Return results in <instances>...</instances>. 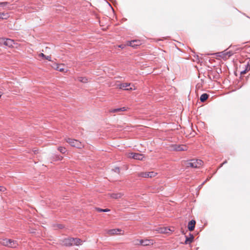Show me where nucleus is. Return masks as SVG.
Listing matches in <instances>:
<instances>
[{
  "label": "nucleus",
  "instance_id": "obj_15",
  "mask_svg": "<svg viewBox=\"0 0 250 250\" xmlns=\"http://www.w3.org/2000/svg\"><path fill=\"white\" fill-rule=\"evenodd\" d=\"M169 230L170 229L167 228H160L158 230V232L161 233H167Z\"/></svg>",
  "mask_w": 250,
  "mask_h": 250
},
{
  "label": "nucleus",
  "instance_id": "obj_34",
  "mask_svg": "<svg viewBox=\"0 0 250 250\" xmlns=\"http://www.w3.org/2000/svg\"><path fill=\"white\" fill-rule=\"evenodd\" d=\"M58 227H59V229H61L63 228V226L62 225L60 224V225H59Z\"/></svg>",
  "mask_w": 250,
  "mask_h": 250
},
{
  "label": "nucleus",
  "instance_id": "obj_3",
  "mask_svg": "<svg viewBox=\"0 0 250 250\" xmlns=\"http://www.w3.org/2000/svg\"><path fill=\"white\" fill-rule=\"evenodd\" d=\"M203 163V162L201 160L192 159L190 162L188 163L187 166L193 168H198L202 165Z\"/></svg>",
  "mask_w": 250,
  "mask_h": 250
},
{
  "label": "nucleus",
  "instance_id": "obj_13",
  "mask_svg": "<svg viewBox=\"0 0 250 250\" xmlns=\"http://www.w3.org/2000/svg\"><path fill=\"white\" fill-rule=\"evenodd\" d=\"M121 231V230L118 229H111L108 230V233L109 234H118L120 233V232Z\"/></svg>",
  "mask_w": 250,
  "mask_h": 250
},
{
  "label": "nucleus",
  "instance_id": "obj_9",
  "mask_svg": "<svg viewBox=\"0 0 250 250\" xmlns=\"http://www.w3.org/2000/svg\"><path fill=\"white\" fill-rule=\"evenodd\" d=\"M73 240H74V238H72V237H68V238H65L62 241L63 245L65 246H72Z\"/></svg>",
  "mask_w": 250,
  "mask_h": 250
},
{
  "label": "nucleus",
  "instance_id": "obj_8",
  "mask_svg": "<svg viewBox=\"0 0 250 250\" xmlns=\"http://www.w3.org/2000/svg\"><path fill=\"white\" fill-rule=\"evenodd\" d=\"M142 42L140 40H133L128 41L127 43V45L132 47L134 48H136L137 46L140 45Z\"/></svg>",
  "mask_w": 250,
  "mask_h": 250
},
{
  "label": "nucleus",
  "instance_id": "obj_19",
  "mask_svg": "<svg viewBox=\"0 0 250 250\" xmlns=\"http://www.w3.org/2000/svg\"><path fill=\"white\" fill-rule=\"evenodd\" d=\"M150 243V240H141L140 241V244L143 246H147Z\"/></svg>",
  "mask_w": 250,
  "mask_h": 250
},
{
  "label": "nucleus",
  "instance_id": "obj_36",
  "mask_svg": "<svg viewBox=\"0 0 250 250\" xmlns=\"http://www.w3.org/2000/svg\"><path fill=\"white\" fill-rule=\"evenodd\" d=\"M119 47H121V48H124V46H123V45H119Z\"/></svg>",
  "mask_w": 250,
  "mask_h": 250
},
{
  "label": "nucleus",
  "instance_id": "obj_30",
  "mask_svg": "<svg viewBox=\"0 0 250 250\" xmlns=\"http://www.w3.org/2000/svg\"><path fill=\"white\" fill-rule=\"evenodd\" d=\"M210 177L208 178L200 186V187H201L207 181H208L210 179Z\"/></svg>",
  "mask_w": 250,
  "mask_h": 250
},
{
  "label": "nucleus",
  "instance_id": "obj_11",
  "mask_svg": "<svg viewBox=\"0 0 250 250\" xmlns=\"http://www.w3.org/2000/svg\"><path fill=\"white\" fill-rule=\"evenodd\" d=\"M189 236H190L189 237H188L186 235L185 236V237H186V241L185 242V244H190L193 241V239H194L193 235L192 234L189 233Z\"/></svg>",
  "mask_w": 250,
  "mask_h": 250
},
{
  "label": "nucleus",
  "instance_id": "obj_20",
  "mask_svg": "<svg viewBox=\"0 0 250 250\" xmlns=\"http://www.w3.org/2000/svg\"><path fill=\"white\" fill-rule=\"evenodd\" d=\"M186 146H176L175 149L177 151H184L186 150Z\"/></svg>",
  "mask_w": 250,
  "mask_h": 250
},
{
  "label": "nucleus",
  "instance_id": "obj_26",
  "mask_svg": "<svg viewBox=\"0 0 250 250\" xmlns=\"http://www.w3.org/2000/svg\"><path fill=\"white\" fill-rule=\"evenodd\" d=\"M56 69L60 72H63L64 71V69L61 65H58Z\"/></svg>",
  "mask_w": 250,
  "mask_h": 250
},
{
  "label": "nucleus",
  "instance_id": "obj_37",
  "mask_svg": "<svg viewBox=\"0 0 250 250\" xmlns=\"http://www.w3.org/2000/svg\"><path fill=\"white\" fill-rule=\"evenodd\" d=\"M1 95H2V93L0 91V98L1 97Z\"/></svg>",
  "mask_w": 250,
  "mask_h": 250
},
{
  "label": "nucleus",
  "instance_id": "obj_33",
  "mask_svg": "<svg viewBox=\"0 0 250 250\" xmlns=\"http://www.w3.org/2000/svg\"><path fill=\"white\" fill-rule=\"evenodd\" d=\"M120 108L121 109V111H124L126 110V108L125 107H121Z\"/></svg>",
  "mask_w": 250,
  "mask_h": 250
},
{
  "label": "nucleus",
  "instance_id": "obj_29",
  "mask_svg": "<svg viewBox=\"0 0 250 250\" xmlns=\"http://www.w3.org/2000/svg\"><path fill=\"white\" fill-rule=\"evenodd\" d=\"M6 190V188L3 186H0V191L3 192Z\"/></svg>",
  "mask_w": 250,
  "mask_h": 250
},
{
  "label": "nucleus",
  "instance_id": "obj_25",
  "mask_svg": "<svg viewBox=\"0 0 250 250\" xmlns=\"http://www.w3.org/2000/svg\"><path fill=\"white\" fill-rule=\"evenodd\" d=\"M96 210L98 211V212H108L110 210L108 208H105V209H102V208H96Z\"/></svg>",
  "mask_w": 250,
  "mask_h": 250
},
{
  "label": "nucleus",
  "instance_id": "obj_7",
  "mask_svg": "<svg viewBox=\"0 0 250 250\" xmlns=\"http://www.w3.org/2000/svg\"><path fill=\"white\" fill-rule=\"evenodd\" d=\"M156 173L151 171V172H141L139 174V176L140 177H144V178H152L156 176Z\"/></svg>",
  "mask_w": 250,
  "mask_h": 250
},
{
  "label": "nucleus",
  "instance_id": "obj_5",
  "mask_svg": "<svg viewBox=\"0 0 250 250\" xmlns=\"http://www.w3.org/2000/svg\"><path fill=\"white\" fill-rule=\"evenodd\" d=\"M131 83H120L118 85V87L120 89H122L125 90H132L133 89H135V88H133L132 87H130Z\"/></svg>",
  "mask_w": 250,
  "mask_h": 250
},
{
  "label": "nucleus",
  "instance_id": "obj_22",
  "mask_svg": "<svg viewBox=\"0 0 250 250\" xmlns=\"http://www.w3.org/2000/svg\"><path fill=\"white\" fill-rule=\"evenodd\" d=\"M79 80L82 83H85L87 82V79L86 77H79Z\"/></svg>",
  "mask_w": 250,
  "mask_h": 250
},
{
  "label": "nucleus",
  "instance_id": "obj_14",
  "mask_svg": "<svg viewBox=\"0 0 250 250\" xmlns=\"http://www.w3.org/2000/svg\"><path fill=\"white\" fill-rule=\"evenodd\" d=\"M209 95L207 93L202 94L200 97V100L201 102H205L208 98Z\"/></svg>",
  "mask_w": 250,
  "mask_h": 250
},
{
  "label": "nucleus",
  "instance_id": "obj_6",
  "mask_svg": "<svg viewBox=\"0 0 250 250\" xmlns=\"http://www.w3.org/2000/svg\"><path fill=\"white\" fill-rule=\"evenodd\" d=\"M128 158H133L136 160H142L143 158V156L142 154L139 153H129L127 155Z\"/></svg>",
  "mask_w": 250,
  "mask_h": 250
},
{
  "label": "nucleus",
  "instance_id": "obj_4",
  "mask_svg": "<svg viewBox=\"0 0 250 250\" xmlns=\"http://www.w3.org/2000/svg\"><path fill=\"white\" fill-rule=\"evenodd\" d=\"M0 42L9 47H13L15 44L14 41L10 39H2Z\"/></svg>",
  "mask_w": 250,
  "mask_h": 250
},
{
  "label": "nucleus",
  "instance_id": "obj_18",
  "mask_svg": "<svg viewBox=\"0 0 250 250\" xmlns=\"http://www.w3.org/2000/svg\"><path fill=\"white\" fill-rule=\"evenodd\" d=\"M82 241L81 239L77 238H74V240L73 241V245H79L81 244Z\"/></svg>",
  "mask_w": 250,
  "mask_h": 250
},
{
  "label": "nucleus",
  "instance_id": "obj_16",
  "mask_svg": "<svg viewBox=\"0 0 250 250\" xmlns=\"http://www.w3.org/2000/svg\"><path fill=\"white\" fill-rule=\"evenodd\" d=\"M123 194L121 193H114L110 194V197L114 199H119L122 196Z\"/></svg>",
  "mask_w": 250,
  "mask_h": 250
},
{
  "label": "nucleus",
  "instance_id": "obj_12",
  "mask_svg": "<svg viewBox=\"0 0 250 250\" xmlns=\"http://www.w3.org/2000/svg\"><path fill=\"white\" fill-rule=\"evenodd\" d=\"M9 4L8 2L5 1V2H0V6L2 7L3 9H6V10H11V8L10 6H7Z\"/></svg>",
  "mask_w": 250,
  "mask_h": 250
},
{
  "label": "nucleus",
  "instance_id": "obj_17",
  "mask_svg": "<svg viewBox=\"0 0 250 250\" xmlns=\"http://www.w3.org/2000/svg\"><path fill=\"white\" fill-rule=\"evenodd\" d=\"M0 20H7L9 17V15L8 13L0 12Z\"/></svg>",
  "mask_w": 250,
  "mask_h": 250
},
{
  "label": "nucleus",
  "instance_id": "obj_1",
  "mask_svg": "<svg viewBox=\"0 0 250 250\" xmlns=\"http://www.w3.org/2000/svg\"><path fill=\"white\" fill-rule=\"evenodd\" d=\"M0 244L3 246L11 248H16L19 245L17 241L7 238L0 239Z\"/></svg>",
  "mask_w": 250,
  "mask_h": 250
},
{
  "label": "nucleus",
  "instance_id": "obj_32",
  "mask_svg": "<svg viewBox=\"0 0 250 250\" xmlns=\"http://www.w3.org/2000/svg\"><path fill=\"white\" fill-rule=\"evenodd\" d=\"M246 68L248 69V71H249L250 69V65H249V63H248L247 65H246Z\"/></svg>",
  "mask_w": 250,
  "mask_h": 250
},
{
  "label": "nucleus",
  "instance_id": "obj_2",
  "mask_svg": "<svg viewBox=\"0 0 250 250\" xmlns=\"http://www.w3.org/2000/svg\"><path fill=\"white\" fill-rule=\"evenodd\" d=\"M66 142L68 143L71 146L78 148H81L83 146V145L81 142L77 140L73 139L71 138L65 139Z\"/></svg>",
  "mask_w": 250,
  "mask_h": 250
},
{
  "label": "nucleus",
  "instance_id": "obj_27",
  "mask_svg": "<svg viewBox=\"0 0 250 250\" xmlns=\"http://www.w3.org/2000/svg\"><path fill=\"white\" fill-rule=\"evenodd\" d=\"M120 111H121V109L120 108H114L111 111V112L113 113H116Z\"/></svg>",
  "mask_w": 250,
  "mask_h": 250
},
{
  "label": "nucleus",
  "instance_id": "obj_23",
  "mask_svg": "<svg viewBox=\"0 0 250 250\" xmlns=\"http://www.w3.org/2000/svg\"><path fill=\"white\" fill-rule=\"evenodd\" d=\"M40 56L42 57L45 58L46 60H48L49 61H51V56H46L43 53H41Z\"/></svg>",
  "mask_w": 250,
  "mask_h": 250
},
{
  "label": "nucleus",
  "instance_id": "obj_24",
  "mask_svg": "<svg viewBox=\"0 0 250 250\" xmlns=\"http://www.w3.org/2000/svg\"><path fill=\"white\" fill-rule=\"evenodd\" d=\"M58 150H59L62 153H64L66 152V148L62 146H60L58 148Z\"/></svg>",
  "mask_w": 250,
  "mask_h": 250
},
{
  "label": "nucleus",
  "instance_id": "obj_21",
  "mask_svg": "<svg viewBox=\"0 0 250 250\" xmlns=\"http://www.w3.org/2000/svg\"><path fill=\"white\" fill-rule=\"evenodd\" d=\"M226 50H225L224 52H222V53H223V54L224 55L228 56L229 57H230L233 55V52L231 51H227V52H226Z\"/></svg>",
  "mask_w": 250,
  "mask_h": 250
},
{
  "label": "nucleus",
  "instance_id": "obj_31",
  "mask_svg": "<svg viewBox=\"0 0 250 250\" xmlns=\"http://www.w3.org/2000/svg\"><path fill=\"white\" fill-rule=\"evenodd\" d=\"M247 71H248V69L247 68H245V70H244L243 71L241 72V74H245Z\"/></svg>",
  "mask_w": 250,
  "mask_h": 250
},
{
  "label": "nucleus",
  "instance_id": "obj_28",
  "mask_svg": "<svg viewBox=\"0 0 250 250\" xmlns=\"http://www.w3.org/2000/svg\"><path fill=\"white\" fill-rule=\"evenodd\" d=\"M113 170L116 173H119L120 171V168L119 167H116L114 169H113Z\"/></svg>",
  "mask_w": 250,
  "mask_h": 250
},
{
  "label": "nucleus",
  "instance_id": "obj_10",
  "mask_svg": "<svg viewBox=\"0 0 250 250\" xmlns=\"http://www.w3.org/2000/svg\"><path fill=\"white\" fill-rule=\"evenodd\" d=\"M196 221L194 220H192L188 222V229L189 231H191L194 229Z\"/></svg>",
  "mask_w": 250,
  "mask_h": 250
},
{
  "label": "nucleus",
  "instance_id": "obj_35",
  "mask_svg": "<svg viewBox=\"0 0 250 250\" xmlns=\"http://www.w3.org/2000/svg\"><path fill=\"white\" fill-rule=\"evenodd\" d=\"M227 163V161L226 160L225 161H224L220 166V167H222V166L225 164H226Z\"/></svg>",
  "mask_w": 250,
  "mask_h": 250
}]
</instances>
